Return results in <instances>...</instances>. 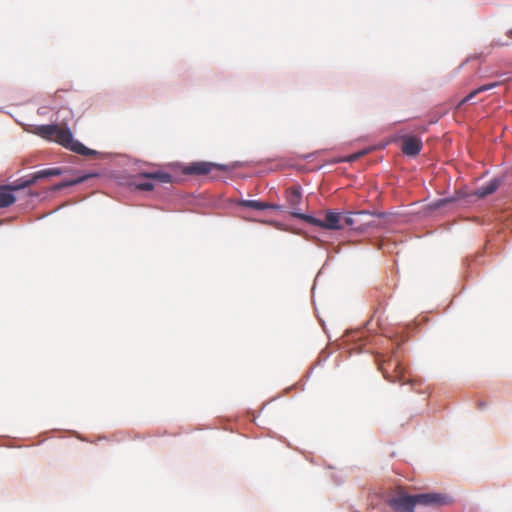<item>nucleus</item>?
Instances as JSON below:
<instances>
[{"label":"nucleus","instance_id":"5701e85b","mask_svg":"<svg viewBox=\"0 0 512 512\" xmlns=\"http://www.w3.org/2000/svg\"><path fill=\"white\" fill-rule=\"evenodd\" d=\"M359 155H352L350 160H354V159H357Z\"/></svg>","mask_w":512,"mask_h":512},{"label":"nucleus","instance_id":"4468645a","mask_svg":"<svg viewBox=\"0 0 512 512\" xmlns=\"http://www.w3.org/2000/svg\"><path fill=\"white\" fill-rule=\"evenodd\" d=\"M239 206L251 208L254 210H265L267 205L266 202L258 201V200H240L238 202Z\"/></svg>","mask_w":512,"mask_h":512},{"label":"nucleus","instance_id":"7ed1b4c3","mask_svg":"<svg viewBox=\"0 0 512 512\" xmlns=\"http://www.w3.org/2000/svg\"><path fill=\"white\" fill-rule=\"evenodd\" d=\"M384 216V213L381 212H369V211H357V212H351L346 216H342V221L346 226H354L355 230L358 231H365L370 227H378V224L372 219L369 221L362 222L360 219L361 217H369L374 218L375 216Z\"/></svg>","mask_w":512,"mask_h":512},{"label":"nucleus","instance_id":"39448f33","mask_svg":"<svg viewBox=\"0 0 512 512\" xmlns=\"http://www.w3.org/2000/svg\"><path fill=\"white\" fill-rule=\"evenodd\" d=\"M414 497L416 505L438 507L450 503L449 498L440 493H422L416 494Z\"/></svg>","mask_w":512,"mask_h":512},{"label":"nucleus","instance_id":"6ab92c4d","mask_svg":"<svg viewBox=\"0 0 512 512\" xmlns=\"http://www.w3.org/2000/svg\"><path fill=\"white\" fill-rule=\"evenodd\" d=\"M266 209H272V210H277V211H282L283 210V206L282 205H277V204H271V203H268L266 202Z\"/></svg>","mask_w":512,"mask_h":512},{"label":"nucleus","instance_id":"9d476101","mask_svg":"<svg viewBox=\"0 0 512 512\" xmlns=\"http://www.w3.org/2000/svg\"><path fill=\"white\" fill-rule=\"evenodd\" d=\"M139 176L146 178V179L156 180L160 183H172L173 182L172 175L167 172H164V171H154V172L142 173Z\"/></svg>","mask_w":512,"mask_h":512},{"label":"nucleus","instance_id":"a211bd4d","mask_svg":"<svg viewBox=\"0 0 512 512\" xmlns=\"http://www.w3.org/2000/svg\"><path fill=\"white\" fill-rule=\"evenodd\" d=\"M23 181H24V186L29 187V186L34 185L37 182V179H36V177H35V175L33 173V174H31V175H29L27 177H24Z\"/></svg>","mask_w":512,"mask_h":512},{"label":"nucleus","instance_id":"412c9836","mask_svg":"<svg viewBox=\"0 0 512 512\" xmlns=\"http://www.w3.org/2000/svg\"><path fill=\"white\" fill-rule=\"evenodd\" d=\"M415 130L423 133L427 130V128L425 126H421V127H417Z\"/></svg>","mask_w":512,"mask_h":512},{"label":"nucleus","instance_id":"ddd939ff","mask_svg":"<svg viewBox=\"0 0 512 512\" xmlns=\"http://www.w3.org/2000/svg\"><path fill=\"white\" fill-rule=\"evenodd\" d=\"M62 173H63V171L61 168H48V169H43V170L37 171L34 173V175L38 181V180L48 178V177L59 176Z\"/></svg>","mask_w":512,"mask_h":512},{"label":"nucleus","instance_id":"2eb2a0df","mask_svg":"<svg viewBox=\"0 0 512 512\" xmlns=\"http://www.w3.org/2000/svg\"><path fill=\"white\" fill-rule=\"evenodd\" d=\"M89 177H90L89 175H85V176L79 177V178H77L75 180L64 181V182L59 183L56 188L57 189H61V188H64V187L73 186V185H76V184L84 182Z\"/></svg>","mask_w":512,"mask_h":512},{"label":"nucleus","instance_id":"423d86ee","mask_svg":"<svg viewBox=\"0 0 512 512\" xmlns=\"http://www.w3.org/2000/svg\"><path fill=\"white\" fill-rule=\"evenodd\" d=\"M389 505L397 512H413L416 506L414 495L399 493L390 498Z\"/></svg>","mask_w":512,"mask_h":512},{"label":"nucleus","instance_id":"aec40b11","mask_svg":"<svg viewBox=\"0 0 512 512\" xmlns=\"http://www.w3.org/2000/svg\"><path fill=\"white\" fill-rule=\"evenodd\" d=\"M383 216H375L373 218V220L379 225V223L377 222L376 218H382ZM362 222H365V221H369V220H372V218H369V217H361L359 218Z\"/></svg>","mask_w":512,"mask_h":512},{"label":"nucleus","instance_id":"9b49d317","mask_svg":"<svg viewBox=\"0 0 512 512\" xmlns=\"http://www.w3.org/2000/svg\"><path fill=\"white\" fill-rule=\"evenodd\" d=\"M16 201V197L9 191V187L0 186V208L8 207Z\"/></svg>","mask_w":512,"mask_h":512},{"label":"nucleus","instance_id":"0eeeda50","mask_svg":"<svg viewBox=\"0 0 512 512\" xmlns=\"http://www.w3.org/2000/svg\"><path fill=\"white\" fill-rule=\"evenodd\" d=\"M401 150L403 154L410 157L417 156L422 150L423 143L419 137L412 135H403L401 137Z\"/></svg>","mask_w":512,"mask_h":512},{"label":"nucleus","instance_id":"20e7f679","mask_svg":"<svg viewBox=\"0 0 512 512\" xmlns=\"http://www.w3.org/2000/svg\"><path fill=\"white\" fill-rule=\"evenodd\" d=\"M212 170H227V166L223 164H217L212 162L200 161L192 162L188 165L183 166L182 173L185 175H207Z\"/></svg>","mask_w":512,"mask_h":512},{"label":"nucleus","instance_id":"6e6552de","mask_svg":"<svg viewBox=\"0 0 512 512\" xmlns=\"http://www.w3.org/2000/svg\"><path fill=\"white\" fill-rule=\"evenodd\" d=\"M285 199L289 207L292 209L290 212L291 214L293 211L300 212L299 205L302 200V193L299 186L288 188L285 192Z\"/></svg>","mask_w":512,"mask_h":512},{"label":"nucleus","instance_id":"1a4fd4ad","mask_svg":"<svg viewBox=\"0 0 512 512\" xmlns=\"http://www.w3.org/2000/svg\"><path fill=\"white\" fill-rule=\"evenodd\" d=\"M500 183L499 179H493L487 184L476 189L473 195L478 198H485L486 196L493 194L500 186Z\"/></svg>","mask_w":512,"mask_h":512},{"label":"nucleus","instance_id":"f257e3e1","mask_svg":"<svg viewBox=\"0 0 512 512\" xmlns=\"http://www.w3.org/2000/svg\"><path fill=\"white\" fill-rule=\"evenodd\" d=\"M34 134L45 140L54 141L66 149H69L72 152L83 156L91 157L98 154L97 151L87 148L81 142L75 140L68 128H61L57 124L36 126L34 129Z\"/></svg>","mask_w":512,"mask_h":512},{"label":"nucleus","instance_id":"dca6fc26","mask_svg":"<svg viewBox=\"0 0 512 512\" xmlns=\"http://www.w3.org/2000/svg\"><path fill=\"white\" fill-rule=\"evenodd\" d=\"M24 178H20L16 180L13 184L7 185L9 187V191L12 193L13 191L21 190L27 188V186H24Z\"/></svg>","mask_w":512,"mask_h":512},{"label":"nucleus","instance_id":"f8f14e48","mask_svg":"<svg viewBox=\"0 0 512 512\" xmlns=\"http://www.w3.org/2000/svg\"><path fill=\"white\" fill-rule=\"evenodd\" d=\"M500 84V82H494V83H490V84H485V85H482L480 87H478L477 89L473 90L472 92H470L466 97H464L460 103L458 104V106H462L464 103L472 100L476 95H478L479 93L481 92H484V91H488L496 86H498Z\"/></svg>","mask_w":512,"mask_h":512},{"label":"nucleus","instance_id":"4be33fe9","mask_svg":"<svg viewBox=\"0 0 512 512\" xmlns=\"http://www.w3.org/2000/svg\"><path fill=\"white\" fill-rule=\"evenodd\" d=\"M507 36H508L509 38H512V29H510V30L507 32Z\"/></svg>","mask_w":512,"mask_h":512},{"label":"nucleus","instance_id":"f3484780","mask_svg":"<svg viewBox=\"0 0 512 512\" xmlns=\"http://www.w3.org/2000/svg\"><path fill=\"white\" fill-rule=\"evenodd\" d=\"M135 185H136L137 189L143 190V191H151L154 188L153 183H151L150 181L140 182Z\"/></svg>","mask_w":512,"mask_h":512},{"label":"nucleus","instance_id":"f03ea898","mask_svg":"<svg viewBox=\"0 0 512 512\" xmlns=\"http://www.w3.org/2000/svg\"><path fill=\"white\" fill-rule=\"evenodd\" d=\"M292 216L324 229L340 230L344 228L342 224V214L334 211H327L324 220L296 211L292 212Z\"/></svg>","mask_w":512,"mask_h":512}]
</instances>
